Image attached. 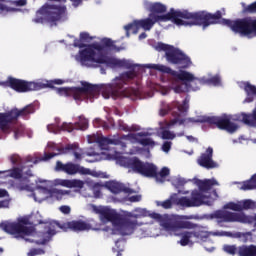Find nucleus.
I'll list each match as a JSON object with an SVG mask.
<instances>
[{
  "instance_id": "obj_1",
  "label": "nucleus",
  "mask_w": 256,
  "mask_h": 256,
  "mask_svg": "<svg viewBox=\"0 0 256 256\" xmlns=\"http://www.w3.org/2000/svg\"><path fill=\"white\" fill-rule=\"evenodd\" d=\"M93 40V37L87 32H81L80 38L75 39L73 47L79 49L78 53L72 55L73 59L81 67L86 69H97L101 65H106L110 69H130L115 77L111 83L93 85L87 82H81V87L57 88L56 92L62 97H73L76 103L86 101L93 103L102 94L104 99H118V97H132V99H145L141 89H131L126 91L125 85L133 81L139 75L145 73L146 69H154L161 73L169 75V87L165 85H156L154 89L161 95H168L169 90L173 89L174 93H185L187 91V71H174L171 68L161 64H135L133 60L119 59L105 55V49H113V41L104 38L101 44H85ZM104 45V46H103Z\"/></svg>"
},
{
  "instance_id": "obj_2",
  "label": "nucleus",
  "mask_w": 256,
  "mask_h": 256,
  "mask_svg": "<svg viewBox=\"0 0 256 256\" xmlns=\"http://www.w3.org/2000/svg\"><path fill=\"white\" fill-rule=\"evenodd\" d=\"M149 130H142L138 133H130L122 137L114 136L111 138L103 137L101 134H91L87 136V142L89 144L95 143L99 147L100 151H106L99 154L97 151L87 152L89 157H95L100 155L99 159L86 160L88 163H95V161L114 160L121 167H127L134 173H139L143 177H155L157 183H165L167 177H169L170 170L167 167H163L159 173H157V166L152 163H143L139 158H126L121 155L123 153H129L130 155H143L146 159L151 157L150 149H153L157 142L151 138Z\"/></svg>"
},
{
  "instance_id": "obj_3",
  "label": "nucleus",
  "mask_w": 256,
  "mask_h": 256,
  "mask_svg": "<svg viewBox=\"0 0 256 256\" xmlns=\"http://www.w3.org/2000/svg\"><path fill=\"white\" fill-rule=\"evenodd\" d=\"M65 153H72L76 161H81L84 155L83 150L79 148V144L77 143L69 144L63 148L60 144L48 142L42 159L33 160L28 158L27 161H24L17 154L10 156V161L14 167L12 170L0 172V177L18 179L19 183L16 185V189L19 191H33L31 197H33L36 203H42V201L51 199V189H49L51 181L37 179V177L31 175L29 167H32V165L29 163L36 164L39 161H49V159H53L57 155H65Z\"/></svg>"
},
{
  "instance_id": "obj_4",
  "label": "nucleus",
  "mask_w": 256,
  "mask_h": 256,
  "mask_svg": "<svg viewBox=\"0 0 256 256\" xmlns=\"http://www.w3.org/2000/svg\"><path fill=\"white\" fill-rule=\"evenodd\" d=\"M225 15V9L217 11L215 14L207 12L191 13L187 10H175L171 9L169 13L165 15L149 14L148 18L142 20H135L133 23L124 26L127 37H129V31L139 33V29L144 31H151L153 25L161 23L163 21H172L178 27H193V25H200L203 29H207L209 25H216L220 23L226 27H230L233 33L240 35V37H247V18L238 19L235 21L222 19Z\"/></svg>"
},
{
  "instance_id": "obj_5",
  "label": "nucleus",
  "mask_w": 256,
  "mask_h": 256,
  "mask_svg": "<svg viewBox=\"0 0 256 256\" xmlns=\"http://www.w3.org/2000/svg\"><path fill=\"white\" fill-rule=\"evenodd\" d=\"M187 111H189V98H185L182 104L179 101H174L171 104L166 103V115L171 113L173 117L170 122H166V139L173 140L177 137V134L168 130L173 129V127H177V125L189 127V125L193 123H207L208 125H216L218 129H224L227 133H235V131L239 129V125L233 121H241L246 125L256 127V109L252 114H224L221 117L200 116L198 119L185 118L187 116Z\"/></svg>"
},
{
  "instance_id": "obj_6",
  "label": "nucleus",
  "mask_w": 256,
  "mask_h": 256,
  "mask_svg": "<svg viewBox=\"0 0 256 256\" xmlns=\"http://www.w3.org/2000/svg\"><path fill=\"white\" fill-rule=\"evenodd\" d=\"M193 219V216H178L177 221L174 222L169 215L164 214L162 216V221L160 226L162 230L153 228L150 231L149 237H159V235H164L165 237H181L178 244L181 247L191 246L194 243H199V241H205L207 237L213 235L214 237H233L231 232L227 231H215L209 232L205 228H198L193 232L185 231L181 232V229H193L195 225L187 220Z\"/></svg>"
},
{
  "instance_id": "obj_7",
  "label": "nucleus",
  "mask_w": 256,
  "mask_h": 256,
  "mask_svg": "<svg viewBox=\"0 0 256 256\" xmlns=\"http://www.w3.org/2000/svg\"><path fill=\"white\" fill-rule=\"evenodd\" d=\"M94 213L99 215L102 223H112L110 229L112 235H133L137 227H141L142 223L137 221L143 217H151L161 225L163 215L150 212L146 208H135L131 212H124V218L116 210L105 206H92Z\"/></svg>"
},
{
  "instance_id": "obj_8",
  "label": "nucleus",
  "mask_w": 256,
  "mask_h": 256,
  "mask_svg": "<svg viewBox=\"0 0 256 256\" xmlns=\"http://www.w3.org/2000/svg\"><path fill=\"white\" fill-rule=\"evenodd\" d=\"M0 229L14 235L16 239H24L29 243H36V245H45L51 241L53 235L59 233L63 226L57 221L46 222L44 225V232L35 231V227L29 224V219L20 218L18 222H3L0 224Z\"/></svg>"
},
{
  "instance_id": "obj_9",
  "label": "nucleus",
  "mask_w": 256,
  "mask_h": 256,
  "mask_svg": "<svg viewBox=\"0 0 256 256\" xmlns=\"http://www.w3.org/2000/svg\"><path fill=\"white\" fill-rule=\"evenodd\" d=\"M194 184L198 186V190H194L191 193V198L189 197H179L177 194H172L171 199L174 205L178 207H201V205H213L215 199L219 197L217 191L211 190L215 185H219L214 178L199 180L197 178L193 179Z\"/></svg>"
},
{
  "instance_id": "obj_10",
  "label": "nucleus",
  "mask_w": 256,
  "mask_h": 256,
  "mask_svg": "<svg viewBox=\"0 0 256 256\" xmlns=\"http://www.w3.org/2000/svg\"><path fill=\"white\" fill-rule=\"evenodd\" d=\"M31 113H35V105L29 104L22 110L17 108L12 109L8 113H0V129L4 133L14 132V139H19L25 133V127L23 125L15 124L18 117L27 119Z\"/></svg>"
},
{
  "instance_id": "obj_11",
  "label": "nucleus",
  "mask_w": 256,
  "mask_h": 256,
  "mask_svg": "<svg viewBox=\"0 0 256 256\" xmlns=\"http://www.w3.org/2000/svg\"><path fill=\"white\" fill-rule=\"evenodd\" d=\"M55 4H45L36 13V18L33 19L34 23H50L51 27L57 23V21H65L67 19V7L59 3L65 2V0H48Z\"/></svg>"
},
{
  "instance_id": "obj_12",
  "label": "nucleus",
  "mask_w": 256,
  "mask_h": 256,
  "mask_svg": "<svg viewBox=\"0 0 256 256\" xmlns=\"http://www.w3.org/2000/svg\"><path fill=\"white\" fill-rule=\"evenodd\" d=\"M65 80L54 79L51 81H38V82H25L23 80L8 78L6 82H0L2 87H11L14 91L18 93H27V91H39L40 89H45V87H53V85H63Z\"/></svg>"
},
{
  "instance_id": "obj_13",
  "label": "nucleus",
  "mask_w": 256,
  "mask_h": 256,
  "mask_svg": "<svg viewBox=\"0 0 256 256\" xmlns=\"http://www.w3.org/2000/svg\"><path fill=\"white\" fill-rule=\"evenodd\" d=\"M154 49L156 51H164L168 63H172V65H179L181 69L191 67V58L173 46L159 42L154 45Z\"/></svg>"
},
{
  "instance_id": "obj_14",
  "label": "nucleus",
  "mask_w": 256,
  "mask_h": 256,
  "mask_svg": "<svg viewBox=\"0 0 256 256\" xmlns=\"http://www.w3.org/2000/svg\"><path fill=\"white\" fill-rule=\"evenodd\" d=\"M210 219H216L217 223H244L252 225L256 229V214L249 216L243 212L235 213L227 210H218L210 215Z\"/></svg>"
},
{
  "instance_id": "obj_15",
  "label": "nucleus",
  "mask_w": 256,
  "mask_h": 256,
  "mask_svg": "<svg viewBox=\"0 0 256 256\" xmlns=\"http://www.w3.org/2000/svg\"><path fill=\"white\" fill-rule=\"evenodd\" d=\"M55 170L62 171V173H66V175H77V173H79V175H91V177H96L99 179H107V173L91 170L79 164H75L73 162H68L64 164L61 161H58L56 163Z\"/></svg>"
},
{
  "instance_id": "obj_16",
  "label": "nucleus",
  "mask_w": 256,
  "mask_h": 256,
  "mask_svg": "<svg viewBox=\"0 0 256 256\" xmlns=\"http://www.w3.org/2000/svg\"><path fill=\"white\" fill-rule=\"evenodd\" d=\"M89 127V120H87L85 117L80 116L79 121L75 124L73 123H67L64 122L61 124V120L59 118H55L54 123L49 124L47 126V130L49 133H54L57 135V133H61V131H68V133H71L73 129H79L80 131H85Z\"/></svg>"
},
{
  "instance_id": "obj_17",
  "label": "nucleus",
  "mask_w": 256,
  "mask_h": 256,
  "mask_svg": "<svg viewBox=\"0 0 256 256\" xmlns=\"http://www.w3.org/2000/svg\"><path fill=\"white\" fill-rule=\"evenodd\" d=\"M54 187H66V189H77L81 191L85 187V181L79 179H61L57 178L50 182Z\"/></svg>"
},
{
  "instance_id": "obj_18",
  "label": "nucleus",
  "mask_w": 256,
  "mask_h": 256,
  "mask_svg": "<svg viewBox=\"0 0 256 256\" xmlns=\"http://www.w3.org/2000/svg\"><path fill=\"white\" fill-rule=\"evenodd\" d=\"M106 188L114 195H120V197H124V195H131L132 193H135L131 188H127L123 183L117 181L108 182L106 184Z\"/></svg>"
},
{
  "instance_id": "obj_19",
  "label": "nucleus",
  "mask_w": 256,
  "mask_h": 256,
  "mask_svg": "<svg viewBox=\"0 0 256 256\" xmlns=\"http://www.w3.org/2000/svg\"><path fill=\"white\" fill-rule=\"evenodd\" d=\"M197 163L200 167H204L205 169H215V167H219V165L213 161V148L211 147H208L206 152L201 154Z\"/></svg>"
},
{
  "instance_id": "obj_20",
  "label": "nucleus",
  "mask_w": 256,
  "mask_h": 256,
  "mask_svg": "<svg viewBox=\"0 0 256 256\" xmlns=\"http://www.w3.org/2000/svg\"><path fill=\"white\" fill-rule=\"evenodd\" d=\"M224 209H230L231 211H247L249 209H256V202L253 200L229 202L224 205Z\"/></svg>"
},
{
  "instance_id": "obj_21",
  "label": "nucleus",
  "mask_w": 256,
  "mask_h": 256,
  "mask_svg": "<svg viewBox=\"0 0 256 256\" xmlns=\"http://www.w3.org/2000/svg\"><path fill=\"white\" fill-rule=\"evenodd\" d=\"M144 8L150 11V15H161L167 11V7L161 3H151L147 0L143 1Z\"/></svg>"
},
{
  "instance_id": "obj_22",
  "label": "nucleus",
  "mask_w": 256,
  "mask_h": 256,
  "mask_svg": "<svg viewBox=\"0 0 256 256\" xmlns=\"http://www.w3.org/2000/svg\"><path fill=\"white\" fill-rule=\"evenodd\" d=\"M239 87L246 91L247 97L244 100V103H252L254 97H256V87L249 84V82H240Z\"/></svg>"
},
{
  "instance_id": "obj_23",
  "label": "nucleus",
  "mask_w": 256,
  "mask_h": 256,
  "mask_svg": "<svg viewBox=\"0 0 256 256\" xmlns=\"http://www.w3.org/2000/svg\"><path fill=\"white\" fill-rule=\"evenodd\" d=\"M66 197H71V190H63L58 188L50 189V199H56V201H62Z\"/></svg>"
},
{
  "instance_id": "obj_24",
  "label": "nucleus",
  "mask_w": 256,
  "mask_h": 256,
  "mask_svg": "<svg viewBox=\"0 0 256 256\" xmlns=\"http://www.w3.org/2000/svg\"><path fill=\"white\" fill-rule=\"evenodd\" d=\"M66 226L68 229H72V231H89L91 229V225L81 220L68 222Z\"/></svg>"
},
{
  "instance_id": "obj_25",
  "label": "nucleus",
  "mask_w": 256,
  "mask_h": 256,
  "mask_svg": "<svg viewBox=\"0 0 256 256\" xmlns=\"http://www.w3.org/2000/svg\"><path fill=\"white\" fill-rule=\"evenodd\" d=\"M186 183H187V180H185L180 176H175L171 179V184L173 185V187H175V189H178V193H182L183 195H187V193H189V191L183 192L180 190L181 187H183Z\"/></svg>"
},
{
  "instance_id": "obj_26",
  "label": "nucleus",
  "mask_w": 256,
  "mask_h": 256,
  "mask_svg": "<svg viewBox=\"0 0 256 256\" xmlns=\"http://www.w3.org/2000/svg\"><path fill=\"white\" fill-rule=\"evenodd\" d=\"M238 187L242 191H251L252 189H256V174L253 175L250 180L240 183Z\"/></svg>"
},
{
  "instance_id": "obj_27",
  "label": "nucleus",
  "mask_w": 256,
  "mask_h": 256,
  "mask_svg": "<svg viewBox=\"0 0 256 256\" xmlns=\"http://www.w3.org/2000/svg\"><path fill=\"white\" fill-rule=\"evenodd\" d=\"M118 127L121 131H126V132H129V133L141 131V126H139L137 124H133V125L129 126L121 120L118 121Z\"/></svg>"
},
{
  "instance_id": "obj_28",
  "label": "nucleus",
  "mask_w": 256,
  "mask_h": 256,
  "mask_svg": "<svg viewBox=\"0 0 256 256\" xmlns=\"http://www.w3.org/2000/svg\"><path fill=\"white\" fill-rule=\"evenodd\" d=\"M238 253L240 256H256V246H241Z\"/></svg>"
},
{
  "instance_id": "obj_29",
  "label": "nucleus",
  "mask_w": 256,
  "mask_h": 256,
  "mask_svg": "<svg viewBox=\"0 0 256 256\" xmlns=\"http://www.w3.org/2000/svg\"><path fill=\"white\" fill-rule=\"evenodd\" d=\"M117 201H120L121 203H125L127 201H130V203H139V201H141V195L129 196V194H124L123 197H118Z\"/></svg>"
},
{
  "instance_id": "obj_30",
  "label": "nucleus",
  "mask_w": 256,
  "mask_h": 256,
  "mask_svg": "<svg viewBox=\"0 0 256 256\" xmlns=\"http://www.w3.org/2000/svg\"><path fill=\"white\" fill-rule=\"evenodd\" d=\"M0 11L2 13H13L18 10L16 8L9 6V2L5 0H0Z\"/></svg>"
},
{
  "instance_id": "obj_31",
  "label": "nucleus",
  "mask_w": 256,
  "mask_h": 256,
  "mask_svg": "<svg viewBox=\"0 0 256 256\" xmlns=\"http://www.w3.org/2000/svg\"><path fill=\"white\" fill-rule=\"evenodd\" d=\"M157 207H163V209H171L175 203H173V199H171V196L169 199L161 202V201H156Z\"/></svg>"
},
{
  "instance_id": "obj_32",
  "label": "nucleus",
  "mask_w": 256,
  "mask_h": 256,
  "mask_svg": "<svg viewBox=\"0 0 256 256\" xmlns=\"http://www.w3.org/2000/svg\"><path fill=\"white\" fill-rule=\"evenodd\" d=\"M241 5L243 7V13H256V2L248 6L245 4V2H242Z\"/></svg>"
},
{
  "instance_id": "obj_33",
  "label": "nucleus",
  "mask_w": 256,
  "mask_h": 256,
  "mask_svg": "<svg viewBox=\"0 0 256 256\" xmlns=\"http://www.w3.org/2000/svg\"><path fill=\"white\" fill-rule=\"evenodd\" d=\"M238 237L243 241V243H247V241H251V239H253V234L251 232L239 233Z\"/></svg>"
},
{
  "instance_id": "obj_34",
  "label": "nucleus",
  "mask_w": 256,
  "mask_h": 256,
  "mask_svg": "<svg viewBox=\"0 0 256 256\" xmlns=\"http://www.w3.org/2000/svg\"><path fill=\"white\" fill-rule=\"evenodd\" d=\"M223 251L229 255H235L237 253V247L235 245H224Z\"/></svg>"
},
{
  "instance_id": "obj_35",
  "label": "nucleus",
  "mask_w": 256,
  "mask_h": 256,
  "mask_svg": "<svg viewBox=\"0 0 256 256\" xmlns=\"http://www.w3.org/2000/svg\"><path fill=\"white\" fill-rule=\"evenodd\" d=\"M37 255H45V250L41 248H34L27 253V256H37Z\"/></svg>"
},
{
  "instance_id": "obj_36",
  "label": "nucleus",
  "mask_w": 256,
  "mask_h": 256,
  "mask_svg": "<svg viewBox=\"0 0 256 256\" xmlns=\"http://www.w3.org/2000/svg\"><path fill=\"white\" fill-rule=\"evenodd\" d=\"M93 125L94 127H103V129H109V126L105 122H103V120H101L100 118L94 119Z\"/></svg>"
},
{
  "instance_id": "obj_37",
  "label": "nucleus",
  "mask_w": 256,
  "mask_h": 256,
  "mask_svg": "<svg viewBox=\"0 0 256 256\" xmlns=\"http://www.w3.org/2000/svg\"><path fill=\"white\" fill-rule=\"evenodd\" d=\"M89 185H91L93 187L94 197H100L101 191L95 190V189L101 187V184L89 182Z\"/></svg>"
},
{
  "instance_id": "obj_38",
  "label": "nucleus",
  "mask_w": 256,
  "mask_h": 256,
  "mask_svg": "<svg viewBox=\"0 0 256 256\" xmlns=\"http://www.w3.org/2000/svg\"><path fill=\"white\" fill-rule=\"evenodd\" d=\"M173 145V143L166 141L163 143L162 145V151L164 153H169V151H171V146Z\"/></svg>"
},
{
  "instance_id": "obj_39",
  "label": "nucleus",
  "mask_w": 256,
  "mask_h": 256,
  "mask_svg": "<svg viewBox=\"0 0 256 256\" xmlns=\"http://www.w3.org/2000/svg\"><path fill=\"white\" fill-rule=\"evenodd\" d=\"M116 247L117 249H113V251H117V256H121V251H123V243L119 240L116 241Z\"/></svg>"
},
{
  "instance_id": "obj_40",
  "label": "nucleus",
  "mask_w": 256,
  "mask_h": 256,
  "mask_svg": "<svg viewBox=\"0 0 256 256\" xmlns=\"http://www.w3.org/2000/svg\"><path fill=\"white\" fill-rule=\"evenodd\" d=\"M59 209L64 215H69L71 213V207L69 206H61Z\"/></svg>"
},
{
  "instance_id": "obj_41",
  "label": "nucleus",
  "mask_w": 256,
  "mask_h": 256,
  "mask_svg": "<svg viewBox=\"0 0 256 256\" xmlns=\"http://www.w3.org/2000/svg\"><path fill=\"white\" fill-rule=\"evenodd\" d=\"M13 5H16L17 7H23L24 5H27L26 0H16L12 2Z\"/></svg>"
},
{
  "instance_id": "obj_42",
  "label": "nucleus",
  "mask_w": 256,
  "mask_h": 256,
  "mask_svg": "<svg viewBox=\"0 0 256 256\" xmlns=\"http://www.w3.org/2000/svg\"><path fill=\"white\" fill-rule=\"evenodd\" d=\"M9 207V200L0 201V209H7Z\"/></svg>"
},
{
  "instance_id": "obj_43",
  "label": "nucleus",
  "mask_w": 256,
  "mask_h": 256,
  "mask_svg": "<svg viewBox=\"0 0 256 256\" xmlns=\"http://www.w3.org/2000/svg\"><path fill=\"white\" fill-rule=\"evenodd\" d=\"M72 3H73V5L75 6V7H79V5H81V1L82 0H70Z\"/></svg>"
},
{
  "instance_id": "obj_44",
  "label": "nucleus",
  "mask_w": 256,
  "mask_h": 256,
  "mask_svg": "<svg viewBox=\"0 0 256 256\" xmlns=\"http://www.w3.org/2000/svg\"><path fill=\"white\" fill-rule=\"evenodd\" d=\"M0 197H7V190L0 189Z\"/></svg>"
},
{
  "instance_id": "obj_45",
  "label": "nucleus",
  "mask_w": 256,
  "mask_h": 256,
  "mask_svg": "<svg viewBox=\"0 0 256 256\" xmlns=\"http://www.w3.org/2000/svg\"><path fill=\"white\" fill-rule=\"evenodd\" d=\"M139 39H140V41L143 39H147V34L145 32H143L142 34L139 35Z\"/></svg>"
},
{
  "instance_id": "obj_46",
  "label": "nucleus",
  "mask_w": 256,
  "mask_h": 256,
  "mask_svg": "<svg viewBox=\"0 0 256 256\" xmlns=\"http://www.w3.org/2000/svg\"><path fill=\"white\" fill-rule=\"evenodd\" d=\"M187 139L190 142L197 141V139L195 137H193V136H187Z\"/></svg>"
},
{
  "instance_id": "obj_47",
  "label": "nucleus",
  "mask_w": 256,
  "mask_h": 256,
  "mask_svg": "<svg viewBox=\"0 0 256 256\" xmlns=\"http://www.w3.org/2000/svg\"><path fill=\"white\" fill-rule=\"evenodd\" d=\"M100 73H101L102 75H105V69L102 68V69L100 70Z\"/></svg>"
},
{
  "instance_id": "obj_48",
  "label": "nucleus",
  "mask_w": 256,
  "mask_h": 256,
  "mask_svg": "<svg viewBox=\"0 0 256 256\" xmlns=\"http://www.w3.org/2000/svg\"><path fill=\"white\" fill-rule=\"evenodd\" d=\"M206 251H213V248H207L205 247Z\"/></svg>"
},
{
  "instance_id": "obj_49",
  "label": "nucleus",
  "mask_w": 256,
  "mask_h": 256,
  "mask_svg": "<svg viewBox=\"0 0 256 256\" xmlns=\"http://www.w3.org/2000/svg\"><path fill=\"white\" fill-rule=\"evenodd\" d=\"M188 155H193V150H191V151L188 153Z\"/></svg>"
},
{
  "instance_id": "obj_50",
  "label": "nucleus",
  "mask_w": 256,
  "mask_h": 256,
  "mask_svg": "<svg viewBox=\"0 0 256 256\" xmlns=\"http://www.w3.org/2000/svg\"><path fill=\"white\" fill-rule=\"evenodd\" d=\"M183 133L178 134V137H182Z\"/></svg>"
},
{
  "instance_id": "obj_51",
  "label": "nucleus",
  "mask_w": 256,
  "mask_h": 256,
  "mask_svg": "<svg viewBox=\"0 0 256 256\" xmlns=\"http://www.w3.org/2000/svg\"><path fill=\"white\" fill-rule=\"evenodd\" d=\"M252 143H256V139H252Z\"/></svg>"
},
{
  "instance_id": "obj_52",
  "label": "nucleus",
  "mask_w": 256,
  "mask_h": 256,
  "mask_svg": "<svg viewBox=\"0 0 256 256\" xmlns=\"http://www.w3.org/2000/svg\"><path fill=\"white\" fill-rule=\"evenodd\" d=\"M0 253H3V248H0Z\"/></svg>"
},
{
  "instance_id": "obj_53",
  "label": "nucleus",
  "mask_w": 256,
  "mask_h": 256,
  "mask_svg": "<svg viewBox=\"0 0 256 256\" xmlns=\"http://www.w3.org/2000/svg\"><path fill=\"white\" fill-rule=\"evenodd\" d=\"M104 231H109V228H105Z\"/></svg>"
}]
</instances>
